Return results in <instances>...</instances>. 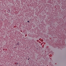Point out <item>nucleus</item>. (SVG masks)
Listing matches in <instances>:
<instances>
[{"mask_svg": "<svg viewBox=\"0 0 66 66\" xmlns=\"http://www.w3.org/2000/svg\"><path fill=\"white\" fill-rule=\"evenodd\" d=\"M60 39H62V38H60Z\"/></svg>", "mask_w": 66, "mask_h": 66, "instance_id": "7ed1b4c3", "label": "nucleus"}, {"mask_svg": "<svg viewBox=\"0 0 66 66\" xmlns=\"http://www.w3.org/2000/svg\"><path fill=\"white\" fill-rule=\"evenodd\" d=\"M17 45H19V44L18 43V44Z\"/></svg>", "mask_w": 66, "mask_h": 66, "instance_id": "f03ea898", "label": "nucleus"}, {"mask_svg": "<svg viewBox=\"0 0 66 66\" xmlns=\"http://www.w3.org/2000/svg\"><path fill=\"white\" fill-rule=\"evenodd\" d=\"M27 22H29V21H28Z\"/></svg>", "mask_w": 66, "mask_h": 66, "instance_id": "f257e3e1", "label": "nucleus"}]
</instances>
